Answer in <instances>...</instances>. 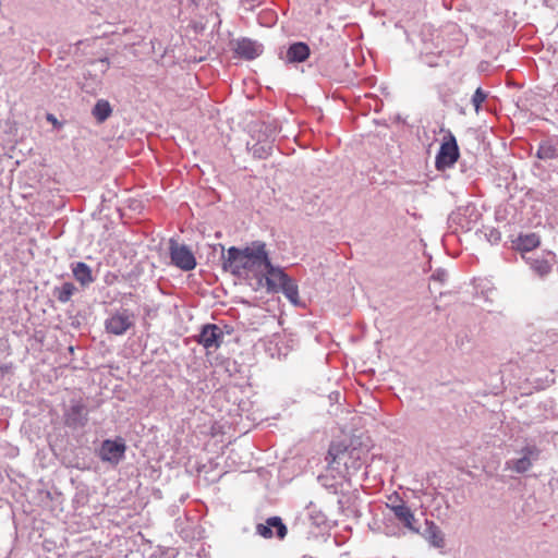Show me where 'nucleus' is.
I'll list each match as a JSON object with an SVG mask.
<instances>
[{
	"mask_svg": "<svg viewBox=\"0 0 558 558\" xmlns=\"http://www.w3.org/2000/svg\"><path fill=\"white\" fill-rule=\"evenodd\" d=\"M267 251L264 242H253L252 246L239 248L231 246L227 254H222V269L231 272L233 276L241 277L243 274H253L259 276L263 265L267 263Z\"/></svg>",
	"mask_w": 558,
	"mask_h": 558,
	"instance_id": "1",
	"label": "nucleus"
},
{
	"mask_svg": "<svg viewBox=\"0 0 558 558\" xmlns=\"http://www.w3.org/2000/svg\"><path fill=\"white\" fill-rule=\"evenodd\" d=\"M459 157L460 149L457 138L450 130H447L435 158V167L438 171L450 169L459 160Z\"/></svg>",
	"mask_w": 558,
	"mask_h": 558,
	"instance_id": "2",
	"label": "nucleus"
},
{
	"mask_svg": "<svg viewBox=\"0 0 558 558\" xmlns=\"http://www.w3.org/2000/svg\"><path fill=\"white\" fill-rule=\"evenodd\" d=\"M89 410L82 399H72L63 409L64 426L78 430L85 428L88 423Z\"/></svg>",
	"mask_w": 558,
	"mask_h": 558,
	"instance_id": "3",
	"label": "nucleus"
},
{
	"mask_svg": "<svg viewBox=\"0 0 558 558\" xmlns=\"http://www.w3.org/2000/svg\"><path fill=\"white\" fill-rule=\"evenodd\" d=\"M169 255L171 264L183 271H191L197 265L192 250L174 239L169 241Z\"/></svg>",
	"mask_w": 558,
	"mask_h": 558,
	"instance_id": "4",
	"label": "nucleus"
},
{
	"mask_svg": "<svg viewBox=\"0 0 558 558\" xmlns=\"http://www.w3.org/2000/svg\"><path fill=\"white\" fill-rule=\"evenodd\" d=\"M388 509L393 513L396 520L408 531L412 533L420 532L418 519L415 518L411 508L396 495L395 500L390 497Z\"/></svg>",
	"mask_w": 558,
	"mask_h": 558,
	"instance_id": "5",
	"label": "nucleus"
},
{
	"mask_svg": "<svg viewBox=\"0 0 558 558\" xmlns=\"http://www.w3.org/2000/svg\"><path fill=\"white\" fill-rule=\"evenodd\" d=\"M267 266L263 265L257 276V286H266L268 292H278L279 287L282 282L287 281L289 276L283 271L282 268L276 267L271 264L267 256Z\"/></svg>",
	"mask_w": 558,
	"mask_h": 558,
	"instance_id": "6",
	"label": "nucleus"
},
{
	"mask_svg": "<svg viewBox=\"0 0 558 558\" xmlns=\"http://www.w3.org/2000/svg\"><path fill=\"white\" fill-rule=\"evenodd\" d=\"M520 457L506 462V469L518 474L527 472L539 459L541 449L535 445H526L519 451Z\"/></svg>",
	"mask_w": 558,
	"mask_h": 558,
	"instance_id": "7",
	"label": "nucleus"
},
{
	"mask_svg": "<svg viewBox=\"0 0 558 558\" xmlns=\"http://www.w3.org/2000/svg\"><path fill=\"white\" fill-rule=\"evenodd\" d=\"M480 214L476 207L472 204L460 206L453 210L448 217L450 228L456 227L464 231H470L476 222Z\"/></svg>",
	"mask_w": 558,
	"mask_h": 558,
	"instance_id": "8",
	"label": "nucleus"
},
{
	"mask_svg": "<svg viewBox=\"0 0 558 558\" xmlns=\"http://www.w3.org/2000/svg\"><path fill=\"white\" fill-rule=\"evenodd\" d=\"M225 338V332L216 324H205L201 327L199 333L196 336L198 344L203 345L207 352L218 350Z\"/></svg>",
	"mask_w": 558,
	"mask_h": 558,
	"instance_id": "9",
	"label": "nucleus"
},
{
	"mask_svg": "<svg viewBox=\"0 0 558 558\" xmlns=\"http://www.w3.org/2000/svg\"><path fill=\"white\" fill-rule=\"evenodd\" d=\"M126 445L121 437L105 439L99 448L98 456L101 461L117 465L125 454Z\"/></svg>",
	"mask_w": 558,
	"mask_h": 558,
	"instance_id": "10",
	"label": "nucleus"
},
{
	"mask_svg": "<svg viewBox=\"0 0 558 558\" xmlns=\"http://www.w3.org/2000/svg\"><path fill=\"white\" fill-rule=\"evenodd\" d=\"M134 325V315L129 310L112 314L106 320V330L116 336L124 335Z\"/></svg>",
	"mask_w": 558,
	"mask_h": 558,
	"instance_id": "11",
	"label": "nucleus"
},
{
	"mask_svg": "<svg viewBox=\"0 0 558 558\" xmlns=\"http://www.w3.org/2000/svg\"><path fill=\"white\" fill-rule=\"evenodd\" d=\"M523 259L530 266L531 270L541 278L551 272L555 263V255L550 252L542 254L523 255Z\"/></svg>",
	"mask_w": 558,
	"mask_h": 558,
	"instance_id": "12",
	"label": "nucleus"
},
{
	"mask_svg": "<svg viewBox=\"0 0 558 558\" xmlns=\"http://www.w3.org/2000/svg\"><path fill=\"white\" fill-rule=\"evenodd\" d=\"M256 532L264 538H271L276 535L279 539H282L286 537L288 530L280 517H270L265 523L257 524Z\"/></svg>",
	"mask_w": 558,
	"mask_h": 558,
	"instance_id": "13",
	"label": "nucleus"
},
{
	"mask_svg": "<svg viewBox=\"0 0 558 558\" xmlns=\"http://www.w3.org/2000/svg\"><path fill=\"white\" fill-rule=\"evenodd\" d=\"M263 45L250 38H241L234 43L233 50L240 58L253 60L263 53Z\"/></svg>",
	"mask_w": 558,
	"mask_h": 558,
	"instance_id": "14",
	"label": "nucleus"
},
{
	"mask_svg": "<svg viewBox=\"0 0 558 558\" xmlns=\"http://www.w3.org/2000/svg\"><path fill=\"white\" fill-rule=\"evenodd\" d=\"M541 244V238L538 234L531 233H520L515 239L511 241V247L515 251H519L521 255H532L533 251L538 247Z\"/></svg>",
	"mask_w": 558,
	"mask_h": 558,
	"instance_id": "15",
	"label": "nucleus"
},
{
	"mask_svg": "<svg viewBox=\"0 0 558 558\" xmlns=\"http://www.w3.org/2000/svg\"><path fill=\"white\" fill-rule=\"evenodd\" d=\"M424 529L420 527V532L416 534L421 535L432 547L444 548L445 547V535L439 526L430 520L425 519Z\"/></svg>",
	"mask_w": 558,
	"mask_h": 558,
	"instance_id": "16",
	"label": "nucleus"
},
{
	"mask_svg": "<svg viewBox=\"0 0 558 558\" xmlns=\"http://www.w3.org/2000/svg\"><path fill=\"white\" fill-rule=\"evenodd\" d=\"M311 50L306 43L296 41L291 44L286 52L288 63H301L310 57Z\"/></svg>",
	"mask_w": 558,
	"mask_h": 558,
	"instance_id": "17",
	"label": "nucleus"
},
{
	"mask_svg": "<svg viewBox=\"0 0 558 558\" xmlns=\"http://www.w3.org/2000/svg\"><path fill=\"white\" fill-rule=\"evenodd\" d=\"M265 133V140H260L258 137L257 142L250 147V150L252 151L253 156L258 159H266L268 156L271 155L274 148V138L269 140V137L272 136V130L266 126Z\"/></svg>",
	"mask_w": 558,
	"mask_h": 558,
	"instance_id": "18",
	"label": "nucleus"
},
{
	"mask_svg": "<svg viewBox=\"0 0 558 558\" xmlns=\"http://www.w3.org/2000/svg\"><path fill=\"white\" fill-rule=\"evenodd\" d=\"M536 157L542 160H551L558 158V136H551L543 140L538 144Z\"/></svg>",
	"mask_w": 558,
	"mask_h": 558,
	"instance_id": "19",
	"label": "nucleus"
},
{
	"mask_svg": "<svg viewBox=\"0 0 558 558\" xmlns=\"http://www.w3.org/2000/svg\"><path fill=\"white\" fill-rule=\"evenodd\" d=\"M72 274L75 280L86 287L95 281L90 267L84 262L72 263Z\"/></svg>",
	"mask_w": 558,
	"mask_h": 558,
	"instance_id": "20",
	"label": "nucleus"
},
{
	"mask_svg": "<svg viewBox=\"0 0 558 558\" xmlns=\"http://www.w3.org/2000/svg\"><path fill=\"white\" fill-rule=\"evenodd\" d=\"M77 291L72 282H63L60 287H54L52 295L62 304L68 303L72 295Z\"/></svg>",
	"mask_w": 558,
	"mask_h": 558,
	"instance_id": "21",
	"label": "nucleus"
},
{
	"mask_svg": "<svg viewBox=\"0 0 558 558\" xmlns=\"http://www.w3.org/2000/svg\"><path fill=\"white\" fill-rule=\"evenodd\" d=\"M112 113L111 105L106 99H99L96 101L92 114L97 120V122H105Z\"/></svg>",
	"mask_w": 558,
	"mask_h": 558,
	"instance_id": "22",
	"label": "nucleus"
},
{
	"mask_svg": "<svg viewBox=\"0 0 558 558\" xmlns=\"http://www.w3.org/2000/svg\"><path fill=\"white\" fill-rule=\"evenodd\" d=\"M279 291H281L292 304H299V288L293 279L289 277L287 281L282 282L279 287Z\"/></svg>",
	"mask_w": 558,
	"mask_h": 558,
	"instance_id": "23",
	"label": "nucleus"
},
{
	"mask_svg": "<svg viewBox=\"0 0 558 558\" xmlns=\"http://www.w3.org/2000/svg\"><path fill=\"white\" fill-rule=\"evenodd\" d=\"M347 448H344L343 451H340L336 448V446L331 445L328 456H330L332 459L329 462L330 468L332 470L339 469L340 465L348 466V456L345 453Z\"/></svg>",
	"mask_w": 558,
	"mask_h": 558,
	"instance_id": "24",
	"label": "nucleus"
},
{
	"mask_svg": "<svg viewBox=\"0 0 558 558\" xmlns=\"http://www.w3.org/2000/svg\"><path fill=\"white\" fill-rule=\"evenodd\" d=\"M482 232L490 244H497L501 240V232L497 228L485 227Z\"/></svg>",
	"mask_w": 558,
	"mask_h": 558,
	"instance_id": "25",
	"label": "nucleus"
},
{
	"mask_svg": "<svg viewBox=\"0 0 558 558\" xmlns=\"http://www.w3.org/2000/svg\"><path fill=\"white\" fill-rule=\"evenodd\" d=\"M363 510L368 509V505H365L364 507L361 506V502H359V497H356L353 493H351V513L354 514V518H361L363 515Z\"/></svg>",
	"mask_w": 558,
	"mask_h": 558,
	"instance_id": "26",
	"label": "nucleus"
},
{
	"mask_svg": "<svg viewBox=\"0 0 558 558\" xmlns=\"http://www.w3.org/2000/svg\"><path fill=\"white\" fill-rule=\"evenodd\" d=\"M487 93L484 92L481 87L476 88L475 93L472 96V105L474 106V109L476 112L480 111L482 104L486 100Z\"/></svg>",
	"mask_w": 558,
	"mask_h": 558,
	"instance_id": "27",
	"label": "nucleus"
},
{
	"mask_svg": "<svg viewBox=\"0 0 558 558\" xmlns=\"http://www.w3.org/2000/svg\"><path fill=\"white\" fill-rule=\"evenodd\" d=\"M175 557V550L174 548H163L158 547L153 551L149 558H174Z\"/></svg>",
	"mask_w": 558,
	"mask_h": 558,
	"instance_id": "28",
	"label": "nucleus"
},
{
	"mask_svg": "<svg viewBox=\"0 0 558 558\" xmlns=\"http://www.w3.org/2000/svg\"><path fill=\"white\" fill-rule=\"evenodd\" d=\"M307 514H308V518H310L312 524H314L316 526H320L326 521L325 514L322 513L320 511H314L308 508Z\"/></svg>",
	"mask_w": 558,
	"mask_h": 558,
	"instance_id": "29",
	"label": "nucleus"
},
{
	"mask_svg": "<svg viewBox=\"0 0 558 558\" xmlns=\"http://www.w3.org/2000/svg\"><path fill=\"white\" fill-rule=\"evenodd\" d=\"M546 344H554L558 342V328H550L545 333Z\"/></svg>",
	"mask_w": 558,
	"mask_h": 558,
	"instance_id": "30",
	"label": "nucleus"
},
{
	"mask_svg": "<svg viewBox=\"0 0 558 558\" xmlns=\"http://www.w3.org/2000/svg\"><path fill=\"white\" fill-rule=\"evenodd\" d=\"M447 277H448V274L444 269H438L432 275V279L439 281V282H445L447 280Z\"/></svg>",
	"mask_w": 558,
	"mask_h": 558,
	"instance_id": "31",
	"label": "nucleus"
},
{
	"mask_svg": "<svg viewBox=\"0 0 558 558\" xmlns=\"http://www.w3.org/2000/svg\"><path fill=\"white\" fill-rule=\"evenodd\" d=\"M341 393L339 391H332L329 393L328 399L331 404L338 403L340 400Z\"/></svg>",
	"mask_w": 558,
	"mask_h": 558,
	"instance_id": "32",
	"label": "nucleus"
},
{
	"mask_svg": "<svg viewBox=\"0 0 558 558\" xmlns=\"http://www.w3.org/2000/svg\"><path fill=\"white\" fill-rule=\"evenodd\" d=\"M356 437L357 436H355V434H351V442H350V446H351V459L354 458L353 452L356 450V441H355Z\"/></svg>",
	"mask_w": 558,
	"mask_h": 558,
	"instance_id": "33",
	"label": "nucleus"
},
{
	"mask_svg": "<svg viewBox=\"0 0 558 558\" xmlns=\"http://www.w3.org/2000/svg\"><path fill=\"white\" fill-rule=\"evenodd\" d=\"M47 120L49 122H51L53 125H60V123L57 120V118L53 114H51V113L47 114Z\"/></svg>",
	"mask_w": 558,
	"mask_h": 558,
	"instance_id": "34",
	"label": "nucleus"
},
{
	"mask_svg": "<svg viewBox=\"0 0 558 558\" xmlns=\"http://www.w3.org/2000/svg\"><path fill=\"white\" fill-rule=\"evenodd\" d=\"M12 368V365L11 364H3V365H0V371L2 374H7L11 371Z\"/></svg>",
	"mask_w": 558,
	"mask_h": 558,
	"instance_id": "35",
	"label": "nucleus"
},
{
	"mask_svg": "<svg viewBox=\"0 0 558 558\" xmlns=\"http://www.w3.org/2000/svg\"><path fill=\"white\" fill-rule=\"evenodd\" d=\"M185 558H202V557H201L199 551L197 550L196 553H192V551L191 553H186L185 554Z\"/></svg>",
	"mask_w": 558,
	"mask_h": 558,
	"instance_id": "36",
	"label": "nucleus"
},
{
	"mask_svg": "<svg viewBox=\"0 0 558 558\" xmlns=\"http://www.w3.org/2000/svg\"><path fill=\"white\" fill-rule=\"evenodd\" d=\"M350 97H351V100H352L353 98H360V97H361V95H360V94H359V95H356V94H355V92H353V90L351 89Z\"/></svg>",
	"mask_w": 558,
	"mask_h": 558,
	"instance_id": "37",
	"label": "nucleus"
},
{
	"mask_svg": "<svg viewBox=\"0 0 558 558\" xmlns=\"http://www.w3.org/2000/svg\"><path fill=\"white\" fill-rule=\"evenodd\" d=\"M333 541H335V543H336L338 546H339V545H341V544L343 543V542H340V541H339V536H338V535H335Z\"/></svg>",
	"mask_w": 558,
	"mask_h": 558,
	"instance_id": "38",
	"label": "nucleus"
},
{
	"mask_svg": "<svg viewBox=\"0 0 558 558\" xmlns=\"http://www.w3.org/2000/svg\"><path fill=\"white\" fill-rule=\"evenodd\" d=\"M359 421H366L367 418H372V415H367V417L357 416Z\"/></svg>",
	"mask_w": 558,
	"mask_h": 558,
	"instance_id": "39",
	"label": "nucleus"
},
{
	"mask_svg": "<svg viewBox=\"0 0 558 558\" xmlns=\"http://www.w3.org/2000/svg\"><path fill=\"white\" fill-rule=\"evenodd\" d=\"M355 420H356V417H351V426H355V423H354Z\"/></svg>",
	"mask_w": 558,
	"mask_h": 558,
	"instance_id": "40",
	"label": "nucleus"
},
{
	"mask_svg": "<svg viewBox=\"0 0 558 558\" xmlns=\"http://www.w3.org/2000/svg\"><path fill=\"white\" fill-rule=\"evenodd\" d=\"M303 558H313V557H311V556H304Z\"/></svg>",
	"mask_w": 558,
	"mask_h": 558,
	"instance_id": "41",
	"label": "nucleus"
}]
</instances>
